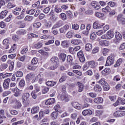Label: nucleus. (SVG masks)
Here are the masks:
<instances>
[{"instance_id":"6e6552de","label":"nucleus","mask_w":125,"mask_h":125,"mask_svg":"<svg viewBox=\"0 0 125 125\" xmlns=\"http://www.w3.org/2000/svg\"><path fill=\"white\" fill-rule=\"evenodd\" d=\"M124 15L122 14H120L117 16V20L119 23H121L122 25H125V18H124Z\"/></svg>"},{"instance_id":"f3484780","label":"nucleus","mask_w":125,"mask_h":125,"mask_svg":"<svg viewBox=\"0 0 125 125\" xmlns=\"http://www.w3.org/2000/svg\"><path fill=\"white\" fill-rule=\"evenodd\" d=\"M110 73H111V70L109 68H106L102 71L103 76H107Z\"/></svg>"},{"instance_id":"20e7f679","label":"nucleus","mask_w":125,"mask_h":125,"mask_svg":"<svg viewBox=\"0 0 125 125\" xmlns=\"http://www.w3.org/2000/svg\"><path fill=\"white\" fill-rule=\"evenodd\" d=\"M69 29H70V25L69 24H65L59 29V31L60 34H65Z\"/></svg>"},{"instance_id":"72a5a7b5","label":"nucleus","mask_w":125,"mask_h":125,"mask_svg":"<svg viewBox=\"0 0 125 125\" xmlns=\"http://www.w3.org/2000/svg\"><path fill=\"white\" fill-rule=\"evenodd\" d=\"M49 90V87L46 86H43L42 88V93L45 94V93H47Z\"/></svg>"},{"instance_id":"bf43d9fd","label":"nucleus","mask_w":125,"mask_h":125,"mask_svg":"<svg viewBox=\"0 0 125 125\" xmlns=\"http://www.w3.org/2000/svg\"><path fill=\"white\" fill-rule=\"evenodd\" d=\"M62 100H63V101H65V102H68L69 100L67 95L62 96Z\"/></svg>"},{"instance_id":"ddd939ff","label":"nucleus","mask_w":125,"mask_h":125,"mask_svg":"<svg viewBox=\"0 0 125 125\" xmlns=\"http://www.w3.org/2000/svg\"><path fill=\"white\" fill-rule=\"evenodd\" d=\"M91 5L95 8L96 10L100 9V5L98 4V3L97 1H93L91 2Z\"/></svg>"},{"instance_id":"69168bd1","label":"nucleus","mask_w":125,"mask_h":125,"mask_svg":"<svg viewBox=\"0 0 125 125\" xmlns=\"http://www.w3.org/2000/svg\"><path fill=\"white\" fill-rule=\"evenodd\" d=\"M38 58H34L31 61L32 65H36V64H38Z\"/></svg>"},{"instance_id":"680f3d73","label":"nucleus","mask_w":125,"mask_h":125,"mask_svg":"<svg viewBox=\"0 0 125 125\" xmlns=\"http://www.w3.org/2000/svg\"><path fill=\"white\" fill-rule=\"evenodd\" d=\"M25 17V14H21L20 16H18L16 17V19L18 20H22V19H24Z\"/></svg>"},{"instance_id":"338daca9","label":"nucleus","mask_w":125,"mask_h":125,"mask_svg":"<svg viewBox=\"0 0 125 125\" xmlns=\"http://www.w3.org/2000/svg\"><path fill=\"white\" fill-rule=\"evenodd\" d=\"M107 82H106V81H105V79L102 78L99 81V83H100V84H101L102 85H104Z\"/></svg>"},{"instance_id":"13d9d810","label":"nucleus","mask_w":125,"mask_h":125,"mask_svg":"<svg viewBox=\"0 0 125 125\" xmlns=\"http://www.w3.org/2000/svg\"><path fill=\"white\" fill-rule=\"evenodd\" d=\"M19 86L20 87H24L25 86V80L23 79L21 80L19 82Z\"/></svg>"},{"instance_id":"09e8293b","label":"nucleus","mask_w":125,"mask_h":125,"mask_svg":"<svg viewBox=\"0 0 125 125\" xmlns=\"http://www.w3.org/2000/svg\"><path fill=\"white\" fill-rule=\"evenodd\" d=\"M103 114V111L102 110H96L95 112V115L97 117H100V116H102Z\"/></svg>"},{"instance_id":"cd10ccee","label":"nucleus","mask_w":125,"mask_h":125,"mask_svg":"<svg viewBox=\"0 0 125 125\" xmlns=\"http://www.w3.org/2000/svg\"><path fill=\"white\" fill-rule=\"evenodd\" d=\"M33 38H39V35L34 33H29L27 34V38L29 40H30V39H33Z\"/></svg>"},{"instance_id":"a878e982","label":"nucleus","mask_w":125,"mask_h":125,"mask_svg":"<svg viewBox=\"0 0 125 125\" xmlns=\"http://www.w3.org/2000/svg\"><path fill=\"white\" fill-rule=\"evenodd\" d=\"M7 13H8L7 10L2 11L0 13V19H3V18H5L6 15H7Z\"/></svg>"},{"instance_id":"ea45409f","label":"nucleus","mask_w":125,"mask_h":125,"mask_svg":"<svg viewBox=\"0 0 125 125\" xmlns=\"http://www.w3.org/2000/svg\"><path fill=\"white\" fill-rule=\"evenodd\" d=\"M51 116L53 120H55L56 119H57L58 113H57V112L54 111L52 112V113L51 114Z\"/></svg>"},{"instance_id":"412c9836","label":"nucleus","mask_w":125,"mask_h":125,"mask_svg":"<svg viewBox=\"0 0 125 125\" xmlns=\"http://www.w3.org/2000/svg\"><path fill=\"white\" fill-rule=\"evenodd\" d=\"M71 105L73 107H75V109H77V110H80L81 109V104L78 102H74L71 103Z\"/></svg>"},{"instance_id":"37998d69","label":"nucleus","mask_w":125,"mask_h":125,"mask_svg":"<svg viewBox=\"0 0 125 125\" xmlns=\"http://www.w3.org/2000/svg\"><path fill=\"white\" fill-rule=\"evenodd\" d=\"M72 27L73 30H78L80 28V25L77 23H73L72 24Z\"/></svg>"},{"instance_id":"7ed1b4c3","label":"nucleus","mask_w":125,"mask_h":125,"mask_svg":"<svg viewBox=\"0 0 125 125\" xmlns=\"http://www.w3.org/2000/svg\"><path fill=\"white\" fill-rule=\"evenodd\" d=\"M114 62H115L114 57L112 55L109 56L107 58L105 66H111L112 64H114Z\"/></svg>"},{"instance_id":"7c9ffc66","label":"nucleus","mask_w":125,"mask_h":125,"mask_svg":"<svg viewBox=\"0 0 125 125\" xmlns=\"http://www.w3.org/2000/svg\"><path fill=\"white\" fill-rule=\"evenodd\" d=\"M56 82L54 81H48L46 82V84L48 86H54L56 84Z\"/></svg>"},{"instance_id":"c9c22d12","label":"nucleus","mask_w":125,"mask_h":125,"mask_svg":"<svg viewBox=\"0 0 125 125\" xmlns=\"http://www.w3.org/2000/svg\"><path fill=\"white\" fill-rule=\"evenodd\" d=\"M7 67H8V65L7 63H2L0 66V70L3 71V70H5Z\"/></svg>"},{"instance_id":"864d4df0","label":"nucleus","mask_w":125,"mask_h":125,"mask_svg":"<svg viewBox=\"0 0 125 125\" xmlns=\"http://www.w3.org/2000/svg\"><path fill=\"white\" fill-rule=\"evenodd\" d=\"M38 52L39 53H40L41 54H42V55H46L47 56L48 55V53L44 51V50H42V49H40L38 51Z\"/></svg>"},{"instance_id":"39448f33","label":"nucleus","mask_w":125,"mask_h":125,"mask_svg":"<svg viewBox=\"0 0 125 125\" xmlns=\"http://www.w3.org/2000/svg\"><path fill=\"white\" fill-rule=\"evenodd\" d=\"M50 15V19H51L52 22H56L57 20H58V17L57 16H55V14L53 10H51L50 13H49Z\"/></svg>"},{"instance_id":"a19ab883","label":"nucleus","mask_w":125,"mask_h":125,"mask_svg":"<svg viewBox=\"0 0 125 125\" xmlns=\"http://www.w3.org/2000/svg\"><path fill=\"white\" fill-rule=\"evenodd\" d=\"M123 63V59H119L116 62V63L114 65V67H119L121 64Z\"/></svg>"},{"instance_id":"aec40b11","label":"nucleus","mask_w":125,"mask_h":125,"mask_svg":"<svg viewBox=\"0 0 125 125\" xmlns=\"http://www.w3.org/2000/svg\"><path fill=\"white\" fill-rule=\"evenodd\" d=\"M82 115H83V116H87V115H92V111L90 109L84 110L82 112Z\"/></svg>"},{"instance_id":"f8f14e48","label":"nucleus","mask_w":125,"mask_h":125,"mask_svg":"<svg viewBox=\"0 0 125 125\" xmlns=\"http://www.w3.org/2000/svg\"><path fill=\"white\" fill-rule=\"evenodd\" d=\"M3 44L6 49H8V48H9V45H10V43H9V40H8V39H5L3 41Z\"/></svg>"},{"instance_id":"a18cd8bd","label":"nucleus","mask_w":125,"mask_h":125,"mask_svg":"<svg viewBox=\"0 0 125 125\" xmlns=\"http://www.w3.org/2000/svg\"><path fill=\"white\" fill-rule=\"evenodd\" d=\"M35 90H33V91H35V92H36V93H38V92H39V91H41V86H39L38 84H36L35 85Z\"/></svg>"},{"instance_id":"5fc2aeb1","label":"nucleus","mask_w":125,"mask_h":125,"mask_svg":"<svg viewBox=\"0 0 125 125\" xmlns=\"http://www.w3.org/2000/svg\"><path fill=\"white\" fill-rule=\"evenodd\" d=\"M16 76L18 78H21V77H23V72L20 71H17L16 73Z\"/></svg>"},{"instance_id":"bb28decb","label":"nucleus","mask_w":125,"mask_h":125,"mask_svg":"<svg viewBox=\"0 0 125 125\" xmlns=\"http://www.w3.org/2000/svg\"><path fill=\"white\" fill-rule=\"evenodd\" d=\"M94 90L96 92H99V91H101V90H102V88L101 87V85L96 84L94 87Z\"/></svg>"},{"instance_id":"4d7b16f0","label":"nucleus","mask_w":125,"mask_h":125,"mask_svg":"<svg viewBox=\"0 0 125 125\" xmlns=\"http://www.w3.org/2000/svg\"><path fill=\"white\" fill-rule=\"evenodd\" d=\"M113 80L115 82H120L121 81V77L120 75H116L114 77Z\"/></svg>"},{"instance_id":"f704fd0d","label":"nucleus","mask_w":125,"mask_h":125,"mask_svg":"<svg viewBox=\"0 0 125 125\" xmlns=\"http://www.w3.org/2000/svg\"><path fill=\"white\" fill-rule=\"evenodd\" d=\"M102 11L103 12H104V13H108V12H110V11H111V8L107 6L106 7L102 9Z\"/></svg>"},{"instance_id":"0e129e2a","label":"nucleus","mask_w":125,"mask_h":125,"mask_svg":"<svg viewBox=\"0 0 125 125\" xmlns=\"http://www.w3.org/2000/svg\"><path fill=\"white\" fill-rule=\"evenodd\" d=\"M66 37L68 39H71L73 37V33L71 31H68L66 35Z\"/></svg>"},{"instance_id":"1a4fd4ad","label":"nucleus","mask_w":125,"mask_h":125,"mask_svg":"<svg viewBox=\"0 0 125 125\" xmlns=\"http://www.w3.org/2000/svg\"><path fill=\"white\" fill-rule=\"evenodd\" d=\"M103 26H105V23L100 24V23L96 21L93 24V27L94 29H101V28L103 27Z\"/></svg>"},{"instance_id":"5701e85b","label":"nucleus","mask_w":125,"mask_h":125,"mask_svg":"<svg viewBox=\"0 0 125 125\" xmlns=\"http://www.w3.org/2000/svg\"><path fill=\"white\" fill-rule=\"evenodd\" d=\"M67 57V55L64 53H62L59 55V58L64 62L65 60H66V58Z\"/></svg>"},{"instance_id":"4be33fe9","label":"nucleus","mask_w":125,"mask_h":125,"mask_svg":"<svg viewBox=\"0 0 125 125\" xmlns=\"http://www.w3.org/2000/svg\"><path fill=\"white\" fill-rule=\"evenodd\" d=\"M93 101L96 104H100L103 103V99L102 97L96 98Z\"/></svg>"},{"instance_id":"6ab92c4d","label":"nucleus","mask_w":125,"mask_h":125,"mask_svg":"<svg viewBox=\"0 0 125 125\" xmlns=\"http://www.w3.org/2000/svg\"><path fill=\"white\" fill-rule=\"evenodd\" d=\"M88 64L89 65V67H91V68H95V67L98 65L97 62H95L94 61H91L88 62Z\"/></svg>"},{"instance_id":"6e6d98bb","label":"nucleus","mask_w":125,"mask_h":125,"mask_svg":"<svg viewBox=\"0 0 125 125\" xmlns=\"http://www.w3.org/2000/svg\"><path fill=\"white\" fill-rule=\"evenodd\" d=\"M54 11L56 13H60V12H62V9H61V8H59L57 6H56L54 8Z\"/></svg>"},{"instance_id":"4468645a","label":"nucleus","mask_w":125,"mask_h":125,"mask_svg":"<svg viewBox=\"0 0 125 125\" xmlns=\"http://www.w3.org/2000/svg\"><path fill=\"white\" fill-rule=\"evenodd\" d=\"M55 103V99L54 98H50L47 100L45 103V105H52Z\"/></svg>"},{"instance_id":"c85d7f7f","label":"nucleus","mask_w":125,"mask_h":125,"mask_svg":"<svg viewBox=\"0 0 125 125\" xmlns=\"http://www.w3.org/2000/svg\"><path fill=\"white\" fill-rule=\"evenodd\" d=\"M7 63L8 64H9V63H10V65L9 66V70H10V71H12V70H13V68H14V62L11 61L10 60H8Z\"/></svg>"},{"instance_id":"052dcab7","label":"nucleus","mask_w":125,"mask_h":125,"mask_svg":"<svg viewBox=\"0 0 125 125\" xmlns=\"http://www.w3.org/2000/svg\"><path fill=\"white\" fill-rule=\"evenodd\" d=\"M95 16L98 17L99 18H101V17H104V14L100 12H97L95 13Z\"/></svg>"},{"instance_id":"603ef678","label":"nucleus","mask_w":125,"mask_h":125,"mask_svg":"<svg viewBox=\"0 0 125 125\" xmlns=\"http://www.w3.org/2000/svg\"><path fill=\"white\" fill-rule=\"evenodd\" d=\"M67 61L68 63L71 64L72 62H73V57L71 55H68L67 57Z\"/></svg>"},{"instance_id":"a211bd4d","label":"nucleus","mask_w":125,"mask_h":125,"mask_svg":"<svg viewBox=\"0 0 125 125\" xmlns=\"http://www.w3.org/2000/svg\"><path fill=\"white\" fill-rule=\"evenodd\" d=\"M40 111V107L38 106H33L31 110L32 114H37Z\"/></svg>"},{"instance_id":"4c0bfd02","label":"nucleus","mask_w":125,"mask_h":125,"mask_svg":"<svg viewBox=\"0 0 125 125\" xmlns=\"http://www.w3.org/2000/svg\"><path fill=\"white\" fill-rule=\"evenodd\" d=\"M60 18H61V19H62V20L65 21V20H67V16H66L65 13H62L60 15Z\"/></svg>"},{"instance_id":"3c124183","label":"nucleus","mask_w":125,"mask_h":125,"mask_svg":"<svg viewBox=\"0 0 125 125\" xmlns=\"http://www.w3.org/2000/svg\"><path fill=\"white\" fill-rule=\"evenodd\" d=\"M69 122H70V118H66L63 120L62 125H69Z\"/></svg>"},{"instance_id":"49530a36","label":"nucleus","mask_w":125,"mask_h":125,"mask_svg":"<svg viewBox=\"0 0 125 125\" xmlns=\"http://www.w3.org/2000/svg\"><path fill=\"white\" fill-rule=\"evenodd\" d=\"M99 52V47H95L92 51V54H95L96 53H98V52Z\"/></svg>"},{"instance_id":"0eeeda50","label":"nucleus","mask_w":125,"mask_h":125,"mask_svg":"<svg viewBox=\"0 0 125 125\" xmlns=\"http://www.w3.org/2000/svg\"><path fill=\"white\" fill-rule=\"evenodd\" d=\"M12 91L14 92V96L15 97H19L21 95L22 90H20L17 87H16L15 88L12 89Z\"/></svg>"},{"instance_id":"774afa93","label":"nucleus","mask_w":125,"mask_h":125,"mask_svg":"<svg viewBox=\"0 0 125 125\" xmlns=\"http://www.w3.org/2000/svg\"><path fill=\"white\" fill-rule=\"evenodd\" d=\"M118 101H119V103L122 104V105H125V99L119 98H118Z\"/></svg>"},{"instance_id":"473e14b6","label":"nucleus","mask_w":125,"mask_h":125,"mask_svg":"<svg viewBox=\"0 0 125 125\" xmlns=\"http://www.w3.org/2000/svg\"><path fill=\"white\" fill-rule=\"evenodd\" d=\"M110 52V49L104 48L102 50V53L104 56H106L108 53Z\"/></svg>"},{"instance_id":"423d86ee","label":"nucleus","mask_w":125,"mask_h":125,"mask_svg":"<svg viewBox=\"0 0 125 125\" xmlns=\"http://www.w3.org/2000/svg\"><path fill=\"white\" fill-rule=\"evenodd\" d=\"M77 57H78L80 62H82V63H83V62H84L85 59L84 58V55H83V51H79L77 53Z\"/></svg>"},{"instance_id":"c03bdc74","label":"nucleus","mask_w":125,"mask_h":125,"mask_svg":"<svg viewBox=\"0 0 125 125\" xmlns=\"http://www.w3.org/2000/svg\"><path fill=\"white\" fill-rule=\"evenodd\" d=\"M107 36L109 37V38L108 39H112V38H114V32L111 31H109L107 33Z\"/></svg>"},{"instance_id":"393cba45","label":"nucleus","mask_w":125,"mask_h":125,"mask_svg":"<svg viewBox=\"0 0 125 125\" xmlns=\"http://www.w3.org/2000/svg\"><path fill=\"white\" fill-rule=\"evenodd\" d=\"M77 83L78 84V91L79 92H82L84 88V85H83V83L80 82H78Z\"/></svg>"},{"instance_id":"9d476101","label":"nucleus","mask_w":125,"mask_h":125,"mask_svg":"<svg viewBox=\"0 0 125 125\" xmlns=\"http://www.w3.org/2000/svg\"><path fill=\"white\" fill-rule=\"evenodd\" d=\"M113 116H114L115 118L124 117V116H125V111H116L114 113Z\"/></svg>"},{"instance_id":"58836bf2","label":"nucleus","mask_w":125,"mask_h":125,"mask_svg":"<svg viewBox=\"0 0 125 125\" xmlns=\"http://www.w3.org/2000/svg\"><path fill=\"white\" fill-rule=\"evenodd\" d=\"M104 90L105 91H108L109 89H110V86H109V84L108 83H105L104 85H103Z\"/></svg>"},{"instance_id":"e433bc0d","label":"nucleus","mask_w":125,"mask_h":125,"mask_svg":"<svg viewBox=\"0 0 125 125\" xmlns=\"http://www.w3.org/2000/svg\"><path fill=\"white\" fill-rule=\"evenodd\" d=\"M51 61L53 63H55V64H58V61H59V60L57 57H53L51 59Z\"/></svg>"},{"instance_id":"2eb2a0df","label":"nucleus","mask_w":125,"mask_h":125,"mask_svg":"<svg viewBox=\"0 0 125 125\" xmlns=\"http://www.w3.org/2000/svg\"><path fill=\"white\" fill-rule=\"evenodd\" d=\"M16 34L18 36H24V35H26V34H27V30L25 29H21L18 30Z\"/></svg>"},{"instance_id":"b1692460","label":"nucleus","mask_w":125,"mask_h":125,"mask_svg":"<svg viewBox=\"0 0 125 125\" xmlns=\"http://www.w3.org/2000/svg\"><path fill=\"white\" fill-rule=\"evenodd\" d=\"M85 49L86 51H91L92 49V44L89 43H87L85 45Z\"/></svg>"},{"instance_id":"de8ad7c7","label":"nucleus","mask_w":125,"mask_h":125,"mask_svg":"<svg viewBox=\"0 0 125 125\" xmlns=\"http://www.w3.org/2000/svg\"><path fill=\"white\" fill-rule=\"evenodd\" d=\"M34 46L35 48L39 49V48H41L42 46V43L41 42H38L36 44H35Z\"/></svg>"},{"instance_id":"9b49d317","label":"nucleus","mask_w":125,"mask_h":125,"mask_svg":"<svg viewBox=\"0 0 125 125\" xmlns=\"http://www.w3.org/2000/svg\"><path fill=\"white\" fill-rule=\"evenodd\" d=\"M10 83V79H6L4 81L3 86L4 88L7 89L9 87V83Z\"/></svg>"},{"instance_id":"79ce46f5","label":"nucleus","mask_w":125,"mask_h":125,"mask_svg":"<svg viewBox=\"0 0 125 125\" xmlns=\"http://www.w3.org/2000/svg\"><path fill=\"white\" fill-rule=\"evenodd\" d=\"M19 24H20V28H25L26 26V23L23 21H19Z\"/></svg>"},{"instance_id":"f03ea898","label":"nucleus","mask_w":125,"mask_h":125,"mask_svg":"<svg viewBox=\"0 0 125 125\" xmlns=\"http://www.w3.org/2000/svg\"><path fill=\"white\" fill-rule=\"evenodd\" d=\"M30 98V93H24L22 95V101L25 107H27L30 105V102H29V99Z\"/></svg>"},{"instance_id":"dca6fc26","label":"nucleus","mask_w":125,"mask_h":125,"mask_svg":"<svg viewBox=\"0 0 125 125\" xmlns=\"http://www.w3.org/2000/svg\"><path fill=\"white\" fill-rule=\"evenodd\" d=\"M61 46L63 48H68L69 47V42L67 40H64L62 42Z\"/></svg>"},{"instance_id":"8fccbe9b","label":"nucleus","mask_w":125,"mask_h":125,"mask_svg":"<svg viewBox=\"0 0 125 125\" xmlns=\"http://www.w3.org/2000/svg\"><path fill=\"white\" fill-rule=\"evenodd\" d=\"M61 26V24L59 22H57L52 28V30H54V29H57V28H59Z\"/></svg>"},{"instance_id":"c756f323","label":"nucleus","mask_w":125,"mask_h":125,"mask_svg":"<svg viewBox=\"0 0 125 125\" xmlns=\"http://www.w3.org/2000/svg\"><path fill=\"white\" fill-rule=\"evenodd\" d=\"M71 42L72 44L78 45V44H80V43H81V41L77 39H73L71 40Z\"/></svg>"},{"instance_id":"e2e57ef3","label":"nucleus","mask_w":125,"mask_h":125,"mask_svg":"<svg viewBox=\"0 0 125 125\" xmlns=\"http://www.w3.org/2000/svg\"><path fill=\"white\" fill-rule=\"evenodd\" d=\"M11 93V91L10 90L5 91L2 93L3 97H5V96H7V95H9Z\"/></svg>"},{"instance_id":"f257e3e1","label":"nucleus","mask_w":125,"mask_h":125,"mask_svg":"<svg viewBox=\"0 0 125 125\" xmlns=\"http://www.w3.org/2000/svg\"><path fill=\"white\" fill-rule=\"evenodd\" d=\"M41 77V75H39L37 76L35 75V74L33 73H30L26 75V80L27 82H31L32 83H36V81L38 80V78Z\"/></svg>"},{"instance_id":"2f4dec72","label":"nucleus","mask_w":125,"mask_h":125,"mask_svg":"<svg viewBox=\"0 0 125 125\" xmlns=\"http://www.w3.org/2000/svg\"><path fill=\"white\" fill-rule=\"evenodd\" d=\"M115 36L116 39H117L118 41H121V40H122V35L121 34V33H120V32H115Z\"/></svg>"}]
</instances>
